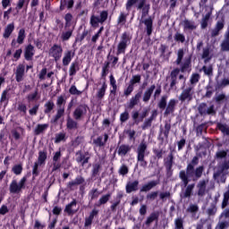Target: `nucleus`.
<instances>
[{"label":"nucleus","mask_w":229,"mask_h":229,"mask_svg":"<svg viewBox=\"0 0 229 229\" xmlns=\"http://www.w3.org/2000/svg\"><path fill=\"white\" fill-rule=\"evenodd\" d=\"M221 51H229V37L224 35V39L220 45Z\"/></svg>","instance_id":"obj_57"},{"label":"nucleus","mask_w":229,"mask_h":229,"mask_svg":"<svg viewBox=\"0 0 229 229\" xmlns=\"http://www.w3.org/2000/svg\"><path fill=\"white\" fill-rule=\"evenodd\" d=\"M225 87H229V79L224 78L221 82L216 83L215 86V90H221V89H225Z\"/></svg>","instance_id":"obj_52"},{"label":"nucleus","mask_w":229,"mask_h":229,"mask_svg":"<svg viewBox=\"0 0 229 229\" xmlns=\"http://www.w3.org/2000/svg\"><path fill=\"white\" fill-rule=\"evenodd\" d=\"M137 164L140 165V167H142V169L148 168V162L146 161V157L149 155V152L148 151V144L146 141H141L137 149Z\"/></svg>","instance_id":"obj_3"},{"label":"nucleus","mask_w":229,"mask_h":229,"mask_svg":"<svg viewBox=\"0 0 229 229\" xmlns=\"http://www.w3.org/2000/svg\"><path fill=\"white\" fill-rule=\"evenodd\" d=\"M216 128L223 133V135H226L229 137V126L226 123H216Z\"/></svg>","instance_id":"obj_43"},{"label":"nucleus","mask_w":229,"mask_h":229,"mask_svg":"<svg viewBox=\"0 0 229 229\" xmlns=\"http://www.w3.org/2000/svg\"><path fill=\"white\" fill-rule=\"evenodd\" d=\"M25 39H26V30L21 29L18 32L16 42L17 44L22 45L24 44Z\"/></svg>","instance_id":"obj_47"},{"label":"nucleus","mask_w":229,"mask_h":229,"mask_svg":"<svg viewBox=\"0 0 229 229\" xmlns=\"http://www.w3.org/2000/svg\"><path fill=\"white\" fill-rule=\"evenodd\" d=\"M139 180L129 181L125 185V191L127 194H131V192H137L139 191Z\"/></svg>","instance_id":"obj_26"},{"label":"nucleus","mask_w":229,"mask_h":229,"mask_svg":"<svg viewBox=\"0 0 229 229\" xmlns=\"http://www.w3.org/2000/svg\"><path fill=\"white\" fill-rule=\"evenodd\" d=\"M229 227V221L218 222L215 229H227Z\"/></svg>","instance_id":"obj_64"},{"label":"nucleus","mask_w":229,"mask_h":229,"mask_svg":"<svg viewBox=\"0 0 229 229\" xmlns=\"http://www.w3.org/2000/svg\"><path fill=\"white\" fill-rule=\"evenodd\" d=\"M66 128L67 130H78V122L68 116L66 120Z\"/></svg>","instance_id":"obj_45"},{"label":"nucleus","mask_w":229,"mask_h":229,"mask_svg":"<svg viewBox=\"0 0 229 229\" xmlns=\"http://www.w3.org/2000/svg\"><path fill=\"white\" fill-rule=\"evenodd\" d=\"M155 89H157V86L155 84H152L149 88H148L142 96V101L143 103H149V99H151V97L153 96V92H155Z\"/></svg>","instance_id":"obj_30"},{"label":"nucleus","mask_w":229,"mask_h":229,"mask_svg":"<svg viewBox=\"0 0 229 229\" xmlns=\"http://www.w3.org/2000/svg\"><path fill=\"white\" fill-rule=\"evenodd\" d=\"M74 55H76V50H68L64 53L63 57V65L67 67L71 62H72V58H74Z\"/></svg>","instance_id":"obj_31"},{"label":"nucleus","mask_w":229,"mask_h":229,"mask_svg":"<svg viewBox=\"0 0 229 229\" xmlns=\"http://www.w3.org/2000/svg\"><path fill=\"white\" fill-rule=\"evenodd\" d=\"M199 164V157L195 156L192 157L191 161L187 164L186 169L179 172V178L182 185L187 186L191 182H198V180L203 176V173H205V166L199 165L196 167Z\"/></svg>","instance_id":"obj_1"},{"label":"nucleus","mask_w":229,"mask_h":229,"mask_svg":"<svg viewBox=\"0 0 229 229\" xmlns=\"http://www.w3.org/2000/svg\"><path fill=\"white\" fill-rule=\"evenodd\" d=\"M170 131H171V123L165 122V130L162 127H160L159 136L157 137V140L164 142V137H162V133H163V135H165V139H169Z\"/></svg>","instance_id":"obj_27"},{"label":"nucleus","mask_w":229,"mask_h":229,"mask_svg":"<svg viewBox=\"0 0 229 229\" xmlns=\"http://www.w3.org/2000/svg\"><path fill=\"white\" fill-rule=\"evenodd\" d=\"M13 31H15V23L14 22L9 23L6 25V27L4 30L3 37L4 38H10Z\"/></svg>","instance_id":"obj_35"},{"label":"nucleus","mask_w":229,"mask_h":229,"mask_svg":"<svg viewBox=\"0 0 229 229\" xmlns=\"http://www.w3.org/2000/svg\"><path fill=\"white\" fill-rule=\"evenodd\" d=\"M167 105H168L167 95H164L161 97V98L157 102V107L159 108V110L163 112V110H165Z\"/></svg>","instance_id":"obj_44"},{"label":"nucleus","mask_w":229,"mask_h":229,"mask_svg":"<svg viewBox=\"0 0 229 229\" xmlns=\"http://www.w3.org/2000/svg\"><path fill=\"white\" fill-rule=\"evenodd\" d=\"M199 80H201V75L198 72H193L190 78V87H193L194 89V86L199 83Z\"/></svg>","instance_id":"obj_41"},{"label":"nucleus","mask_w":229,"mask_h":229,"mask_svg":"<svg viewBox=\"0 0 229 229\" xmlns=\"http://www.w3.org/2000/svg\"><path fill=\"white\" fill-rule=\"evenodd\" d=\"M141 11V18H140V21H144V19H146L148 15H149V12L151 10V6H145V7H142L140 9H139Z\"/></svg>","instance_id":"obj_61"},{"label":"nucleus","mask_w":229,"mask_h":229,"mask_svg":"<svg viewBox=\"0 0 229 229\" xmlns=\"http://www.w3.org/2000/svg\"><path fill=\"white\" fill-rule=\"evenodd\" d=\"M64 30L61 33L62 42H67L72 37L74 33V28H76V22H74V16L72 13H67L64 16Z\"/></svg>","instance_id":"obj_2"},{"label":"nucleus","mask_w":229,"mask_h":229,"mask_svg":"<svg viewBox=\"0 0 229 229\" xmlns=\"http://www.w3.org/2000/svg\"><path fill=\"white\" fill-rule=\"evenodd\" d=\"M160 217V213L158 211L152 212L145 221L144 225L147 228H149L151 226L152 223L156 222V225L158 224V218Z\"/></svg>","instance_id":"obj_24"},{"label":"nucleus","mask_w":229,"mask_h":229,"mask_svg":"<svg viewBox=\"0 0 229 229\" xmlns=\"http://www.w3.org/2000/svg\"><path fill=\"white\" fill-rule=\"evenodd\" d=\"M175 229H185L183 227V218L178 217L174 220Z\"/></svg>","instance_id":"obj_63"},{"label":"nucleus","mask_w":229,"mask_h":229,"mask_svg":"<svg viewBox=\"0 0 229 229\" xmlns=\"http://www.w3.org/2000/svg\"><path fill=\"white\" fill-rule=\"evenodd\" d=\"M214 101L216 105H223L225 101H228V96L225 93L216 94Z\"/></svg>","instance_id":"obj_40"},{"label":"nucleus","mask_w":229,"mask_h":229,"mask_svg":"<svg viewBox=\"0 0 229 229\" xmlns=\"http://www.w3.org/2000/svg\"><path fill=\"white\" fill-rule=\"evenodd\" d=\"M217 213V202H212L207 210L208 216H214Z\"/></svg>","instance_id":"obj_58"},{"label":"nucleus","mask_w":229,"mask_h":229,"mask_svg":"<svg viewBox=\"0 0 229 229\" xmlns=\"http://www.w3.org/2000/svg\"><path fill=\"white\" fill-rule=\"evenodd\" d=\"M112 198V193H106L105 195H102L99 199L98 200V202H96L94 204L95 208H98L101 207L102 205H106L107 201H110V199Z\"/></svg>","instance_id":"obj_33"},{"label":"nucleus","mask_w":229,"mask_h":229,"mask_svg":"<svg viewBox=\"0 0 229 229\" xmlns=\"http://www.w3.org/2000/svg\"><path fill=\"white\" fill-rule=\"evenodd\" d=\"M212 12H214V7H210V10L201 19V21H200L201 30H207V28H208V21H210V17H212Z\"/></svg>","instance_id":"obj_32"},{"label":"nucleus","mask_w":229,"mask_h":229,"mask_svg":"<svg viewBox=\"0 0 229 229\" xmlns=\"http://www.w3.org/2000/svg\"><path fill=\"white\" fill-rule=\"evenodd\" d=\"M152 151L154 154L155 160H162V158H164V154L165 153V151H164V149L153 148Z\"/></svg>","instance_id":"obj_49"},{"label":"nucleus","mask_w":229,"mask_h":229,"mask_svg":"<svg viewBox=\"0 0 229 229\" xmlns=\"http://www.w3.org/2000/svg\"><path fill=\"white\" fill-rule=\"evenodd\" d=\"M157 185H160V179L152 180L148 183L143 184L140 189V192H149V191H151V189H155Z\"/></svg>","instance_id":"obj_25"},{"label":"nucleus","mask_w":229,"mask_h":229,"mask_svg":"<svg viewBox=\"0 0 229 229\" xmlns=\"http://www.w3.org/2000/svg\"><path fill=\"white\" fill-rule=\"evenodd\" d=\"M174 165V155L170 152L167 157L164 159V165L168 174H173V165Z\"/></svg>","instance_id":"obj_19"},{"label":"nucleus","mask_w":229,"mask_h":229,"mask_svg":"<svg viewBox=\"0 0 229 229\" xmlns=\"http://www.w3.org/2000/svg\"><path fill=\"white\" fill-rule=\"evenodd\" d=\"M86 182H85V177H83L82 175H77L73 181L68 182L66 187L70 191H76V189H78V186L83 185Z\"/></svg>","instance_id":"obj_17"},{"label":"nucleus","mask_w":229,"mask_h":229,"mask_svg":"<svg viewBox=\"0 0 229 229\" xmlns=\"http://www.w3.org/2000/svg\"><path fill=\"white\" fill-rule=\"evenodd\" d=\"M184 187H186L184 191H182L180 194V198H182V199H187V198H191V196H192L194 192L188 186H184Z\"/></svg>","instance_id":"obj_53"},{"label":"nucleus","mask_w":229,"mask_h":229,"mask_svg":"<svg viewBox=\"0 0 229 229\" xmlns=\"http://www.w3.org/2000/svg\"><path fill=\"white\" fill-rule=\"evenodd\" d=\"M153 16H148V18L140 21V22L145 26L144 31L147 37L153 35Z\"/></svg>","instance_id":"obj_16"},{"label":"nucleus","mask_w":229,"mask_h":229,"mask_svg":"<svg viewBox=\"0 0 229 229\" xmlns=\"http://www.w3.org/2000/svg\"><path fill=\"white\" fill-rule=\"evenodd\" d=\"M29 4H30V0H28L27 2L26 0H18L15 10H17V12H21L23 6H25V10H28Z\"/></svg>","instance_id":"obj_54"},{"label":"nucleus","mask_w":229,"mask_h":229,"mask_svg":"<svg viewBox=\"0 0 229 229\" xmlns=\"http://www.w3.org/2000/svg\"><path fill=\"white\" fill-rule=\"evenodd\" d=\"M110 67V62H106L102 67L101 79L106 81V76L108 75V68Z\"/></svg>","instance_id":"obj_55"},{"label":"nucleus","mask_w":229,"mask_h":229,"mask_svg":"<svg viewBox=\"0 0 229 229\" xmlns=\"http://www.w3.org/2000/svg\"><path fill=\"white\" fill-rule=\"evenodd\" d=\"M157 198H158V191H150L146 195L147 201H155Z\"/></svg>","instance_id":"obj_62"},{"label":"nucleus","mask_w":229,"mask_h":229,"mask_svg":"<svg viewBox=\"0 0 229 229\" xmlns=\"http://www.w3.org/2000/svg\"><path fill=\"white\" fill-rule=\"evenodd\" d=\"M208 181L202 179L199 181V182L196 185L197 191L195 192V196H198L199 198H203L207 194V183Z\"/></svg>","instance_id":"obj_18"},{"label":"nucleus","mask_w":229,"mask_h":229,"mask_svg":"<svg viewBox=\"0 0 229 229\" xmlns=\"http://www.w3.org/2000/svg\"><path fill=\"white\" fill-rule=\"evenodd\" d=\"M229 174V160L225 159L222 163H219L216 166V170L213 174L214 180L220 178L221 183H226V178Z\"/></svg>","instance_id":"obj_4"},{"label":"nucleus","mask_w":229,"mask_h":229,"mask_svg":"<svg viewBox=\"0 0 229 229\" xmlns=\"http://www.w3.org/2000/svg\"><path fill=\"white\" fill-rule=\"evenodd\" d=\"M198 112L201 117H205L207 115H216V109L214 105H211L209 107L207 103H200L198 106Z\"/></svg>","instance_id":"obj_12"},{"label":"nucleus","mask_w":229,"mask_h":229,"mask_svg":"<svg viewBox=\"0 0 229 229\" xmlns=\"http://www.w3.org/2000/svg\"><path fill=\"white\" fill-rule=\"evenodd\" d=\"M183 28L184 30H191V31H194L196 30V26L194 25V21L184 20L183 21Z\"/></svg>","instance_id":"obj_59"},{"label":"nucleus","mask_w":229,"mask_h":229,"mask_svg":"<svg viewBox=\"0 0 229 229\" xmlns=\"http://www.w3.org/2000/svg\"><path fill=\"white\" fill-rule=\"evenodd\" d=\"M78 205V200H76V199H73L69 204H67L64 208V212H66V214H68V216H72L74 214H76V212H78V210H80V208H77ZM76 208V209H74Z\"/></svg>","instance_id":"obj_23"},{"label":"nucleus","mask_w":229,"mask_h":229,"mask_svg":"<svg viewBox=\"0 0 229 229\" xmlns=\"http://www.w3.org/2000/svg\"><path fill=\"white\" fill-rule=\"evenodd\" d=\"M80 71V61L74 60L69 68V76H76V72Z\"/></svg>","instance_id":"obj_36"},{"label":"nucleus","mask_w":229,"mask_h":229,"mask_svg":"<svg viewBox=\"0 0 229 229\" xmlns=\"http://www.w3.org/2000/svg\"><path fill=\"white\" fill-rule=\"evenodd\" d=\"M89 106L87 104H80L73 111V117L75 121H80L83 115H87Z\"/></svg>","instance_id":"obj_15"},{"label":"nucleus","mask_w":229,"mask_h":229,"mask_svg":"<svg viewBox=\"0 0 229 229\" xmlns=\"http://www.w3.org/2000/svg\"><path fill=\"white\" fill-rule=\"evenodd\" d=\"M99 196H101V191H99L98 188H92L88 193V198L89 201H94V199H98Z\"/></svg>","instance_id":"obj_39"},{"label":"nucleus","mask_w":229,"mask_h":229,"mask_svg":"<svg viewBox=\"0 0 229 229\" xmlns=\"http://www.w3.org/2000/svg\"><path fill=\"white\" fill-rule=\"evenodd\" d=\"M46 160H47V149L45 148L38 152V161L36 162L41 165H45Z\"/></svg>","instance_id":"obj_38"},{"label":"nucleus","mask_w":229,"mask_h":229,"mask_svg":"<svg viewBox=\"0 0 229 229\" xmlns=\"http://www.w3.org/2000/svg\"><path fill=\"white\" fill-rule=\"evenodd\" d=\"M75 160L77 162V164H81V165L83 167L84 165H86V164H89V162L90 161V152L89 151H86L83 152L81 150H78L75 153Z\"/></svg>","instance_id":"obj_13"},{"label":"nucleus","mask_w":229,"mask_h":229,"mask_svg":"<svg viewBox=\"0 0 229 229\" xmlns=\"http://www.w3.org/2000/svg\"><path fill=\"white\" fill-rule=\"evenodd\" d=\"M183 56H185V51L183 50V48H180L177 51V58L175 60V64L177 65H180V67H182V64H183Z\"/></svg>","instance_id":"obj_46"},{"label":"nucleus","mask_w":229,"mask_h":229,"mask_svg":"<svg viewBox=\"0 0 229 229\" xmlns=\"http://www.w3.org/2000/svg\"><path fill=\"white\" fill-rule=\"evenodd\" d=\"M65 103H67V101L65 100L64 96H60L57 98V100H56L57 111L55 115L51 120L52 124H56V123H58V121H60V119H62V117L65 115Z\"/></svg>","instance_id":"obj_8"},{"label":"nucleus","mask_w":229,"mask_h":229,"mask_svg":"<svg viewBox=\"0 0 229 229\" xmlns=\"http://www.w3.org/2000/svg\"><path fill=\"white\" fill-rule=\"evenodd\" d=\"M26 182H28V176L24 175L19 182L13 179L9 185L10 194H21L24 189H26Z\"/></svg>","instance_id":"obj_7"},{"label":"nucleus","mask_w":229,"mask_h":229,"mask_svg":"<svg viewBox=\"0 0 229 229\" xmlns=\"http://www.w3.org/2000/svg\"><path fill=\"white\" fill-rule=\"evenodd\" d=\"M199 71L200 72L203 71L205 76H208V78H212L214 76V66H212V64L209 66L204 65Z\"/></svg>","instance_id":"obj_42"},{"label":"nucleus","mask_w":229,"mask_h":229,"mask_svg":"<svg viewBox=\"0 0 229 229\" xmlns=\"http://www.w3.org/2000/svg\"><path fill=\"white\" fill-rule=\"evenodd\" d=\"M22 171H23L22 164L14 165L12 168V172L16 176H20V174H22Z\"/></svg>","instance_id":"obj_60"},{"label":"nucleus","mask_w":229,"mask_h":229,"mask_svg":"<svg viewBox=\"0 0 229 229\" xmlns=\"http://www.w3.org/2000/svg\"><path fill=\"white\" fill-rule=\"evenodd\" d=\"M25 72H26V65H24V64H18L15 72V80L17 83H21V81L24 80Z\"/></svg>","instance_id":"obj_22"},{"label":"nucleus","mask_w":229,"mask_h":229,"mask_svg":"<svg viewBox=\"0 0 229 229\" xmlns=\"http://www.w3.org/2000/svg\"><path fill=\"white\" fill-rule=\"evenodd\" d=\"M44 106V114H51V112L55 110V102H53V100H48L45 103Z\"/></svg>","instance_id":"obj_48"},{"label":"nucleus","mask_w":229,"mask_h":229,"mask_svg":"<svg viewBox=\"0 0 229 229\" xmlns=\"http://www.w3.org/2000/svg\"><path fill=\"white\" fill-rule=\"evenodd\" d=\"M99 171H101V163L93 164V168L91 170V177L96 178V176H99Z\"/></svg>","instance_id":"obj_50"},{"label":"nucleus","mask_w":229,"mask_h":229,"mask_svg":"<svg viewBox=\"0 0 229 229\" xmlns=\"http://www.w3.org/2000/svg\"><path fill=\"white\" fill-rule=\"evenodd\" d=\"M192 71V56L189 55L185 57L182 64H181L180 68H174L171 73V80H178V74L180 72H191Z\"/></svg>","instance_id":"obj_5"},{"label":"nucleus","mask_w":229,"mask_h":229,"mask_svg":"<svg viewBox=\"0 0 229 229\" xmlns=\"http://www.w3.org/2000/svg\"><path fill=\"white\" fill-rule=\"evenodd\" d=\"M176 105H178V100L175 98H171L165 108L164 115L167 117V115H173L176 110Z\"/></svg>","instance_id":"obj_20"},{"label":"nucleus","mask_w":229,"mask_h":229,"mask_svg":"<svg viewBox=\"0 0 229 229\" xmlns=\"http://www.w3.org/2000/svg\"><path fill=\"white\" fill-rule=\"evenodd\" d=\"M33 56H35V47L29 44L24 50V58L27 62H31V60H33Z\"/></svg>","instance_id":"obj_28"},{"label":"nucleus","mask_w":229,"mask_h":229,"mask_svg":"<svg viewBox=\"0 0 229 229\" xmlns=\"http://www.w3.org/2000/svg\"><path fill=\"white\" fill-rule=\"evenodd\" d=\"M131 151V146L128 144H122L117 148V154L119 157H126L127 153Z\"/></svg>","instance_id":"obj_34"},{"label":"nucleus","mask_w":229,"mask_h":229,"mask_svg":"<svg viewBox=\"0 0 229 229\" xmlns=\"http://www.w3.org/2000/svg\"><path fill=\"white\" fill-rule=\"evenodd\" d=\"M130 44H131V34H130V32L128 31H124L122 34L120 38V42L117 45V51H116L117 56H119V55H124Z\"/></svg>","instance_id":"obj_6"},{"label":"nucleus","mask_w":229,"mask_h":229,"mask_svg":"<svg viewBox=\"0 0 229 229\" xmlns=\"http://www.w3.org/2000/svg\"><path fill=\"white\" fill-rule=\"evenodd\" d=\"M49 128V124L44 123V124H38L37 127L35 128L34 133L35 135H40V133H44L46 130Z\"/></svg>","instance_id":"obj_51"},{"label":"nucleus","mask_w":229,"mask_h":229,"mask_svg":"<svg viewBox=\"0 0 229 229\" xmlns=\"http://www.w3.org/2000/svg\"><path fill=\"white\" fill-rule=\"evenodd\" d=\"M99 217V209L94 208L89 212V216H86L84 219V228L91 229L92 224L94 223V219H98Z\"/></svg>","instance_id":"obj_11"},{"label":"nucleus","mask_w":229,"mask_h":229,"mask_svg":"<svg viewBox=\"0 0 229 229\" xmlns=\"http://www.w3.org/2000/svg\"><path fill=\"white\" fill-rule=\"evenodd\" d=\"M108 19V11L104 10L100 13V17L96 15H91L89 20V24L91 28H99V24H103L104 22H106Z\"/></svg>","instance_id":"obj_9"},{"label":"nucleus","mask_w":229,"mask_h":229,"mask_svg":"<svg viewBox=\"0 0 229 229\" xmlns=\"http://www.w3.org/2000/svg\"><path fill=\"white\" fill-rule=\"evenodd\" d=\"M225 29V20L217 21L215 28L211 30V37H219V33H221L222 30Z\"/></svg>","instance_id":"obj_29"},{"label":"nucleus","mask_w":229,"mask_h":229,"mask_svg":"<svg viewBox=\"0 0 229 229\" xmlns=\"http://www.w3.org/2000/svg\"><path fill=\"white\" fill-rule=\"evenodd\" d=\"M202 58L204 59L205 64L212 60V56H210V47H207L203 48Z\"/></svg>","instance_id":"obj_56"},{"label":"nucleus","mask_w":229,"mask_h":229,"mask_svg":"<svg viewBox=\"0 0 229 229\" xmlns=\"http://www.w3.org/2000/svg\"><path fill=\"white\" fill-rule=\"evenodd\" d=\"M182 89V91L181 92L178 99L181 101V103H185V101H192L193 96H194V86H189L186 89Z\"/></svg>","instance_id":"obj_10"},{"label":"nucleus","mask_w":229,"mask_h":229,"mask_svg":"<svg viewBox=\"0 0 229 229\" xmlns=\"http://www.w3.org/2000/svg\"><path fill=\"white\" fill-rule=\"evenodd\" d=\"M142 98V90L138 91L134 96H132L127 103V108L129 110H133L139 103H140V98Z\"/></svg>","instance_id":"obj_21"},{"label":"nucleus","mask_w":229,"mask_h":229,"mask_svg":"<svg viewBox=\"0 0 229 229\" xmlns=\"http://www.w3.org/2000/svg\"><path fill=\"white\" fill-rule=\"evenodd\" d=\"M64 53V48L61 45L54 44L48 51L49 56H52L55 62H58L62 58V54Z\"/></svg>","instance_id":"obj_14"},{"label":"nucleus","mask_w":229,"mask_h":229,"mask_svg":"<svg viewBox=\"0 0 229 229\" xmlns=\"http://www.w3.org/2000/svg\"><path fill=\"white\" fill-rule=\"evenodd\" d=\"M106 89H108V84H106V81H104L101 88L97 91V99H103V98H105V94H106Z\"/></svg>","instance_id":"obj_37"}]
</instances>
